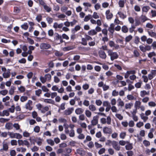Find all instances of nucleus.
<instances>
[{"mask_svg":"<svg viewBox=\"0 0 156 156\" xmlns=\"http://www.w3.org/2000/svg\"><path fill=\"white\" fill-rule=\"evenodd\" d=\"M1 70L3 72L2 74L3 77L4 78H9L10 75V70L9 69H6L3 67L1 66Z\"/></svg>","mask_w":156,"mask_h":156,"instance_id":"1","label":"nucleus"},{"mask_svg":"<svg viewBox=\"0 0 156 156\" xmlns=\"http://www.w3.org/2000/svg\"><path fill=\"white\" fill-rule=\"evenodd\" d=\"M141 102L140 101H135L134 106V108L136 109H140L141 111H144L145 110V107L143 105H141Z\"/></svg>","mask_w":156,"mask_h":156,"instance_id":"2","label":"nucleus"},{"mask_svg":"<svg viewBox=\"0 0 156 156\" xmlns=\"http://www.w3.org/2000/svg\"><path fill=\"white\" fill-rule=\"evenodd\" d=\"M108 55L110 56L112 61H113L115 59H116L119 56L116 52H114L111 50H108Z\"/></svg>","mask_w":156,"mask_h":156,"instance_id":"3","label":"nucleus"},{"mask_svg":"<svg viewBox=\"0 0 156 156\" xmlns=\"http://www.w3.org/2000/svg\"><path fill=\"white\" fill-rule=\"evenodd\" d=\"M8 135L11 138L20 139L22 138V136L19 133H14L13 132H8Z\"/></svg>","mask_w":156,"mask_h":156,"instance_id":"4","label":"nucleus"},{"mask_svg":"<svg viewBox=\"0 0 156 156\" xmlns=\"http://www.w3.org/2000/svg\"><path fill=\"white\" fill-rule=\"evenodd\" d=\"M54 39V41L55 42H57L59 40V42L57 43L58 44H60L63 42L62 36L58 33H55V34Z\"/></svg>","mask_w":156,"mask_h":156,"instance_id":"5","label":"nucleus"},{"mask_svg":"<svg viewBox=\"0 0 156 156\" xmlns=\"http://www.w3.org/2000/svg\"><path fill=\"white\" fill-rule=\"evenodd\" d=\"M100 121L102 124H105L107 123L108 125H110L111 124V118L110 116H108L106 119L104 118H101Z\"/></svg>","mask_w":156,"mask_h":156,"instance_id":"6","label":"nucleus"},{"mask_svg":"<svg viewBox=\"0 0 156 156\" xmlns=\"http://www.w3.org/2000/svg\"><path fill=\"white\" fill-rule=\"evenodd\" d=\"M25 108L30 111L33 108V102L30 100H29L25 105Z\"/></svg>","mask_w":156,"mask_h":156,"instance_id":"7","label":"nucleus"},{"mask_svg":"<svg viewBox=\"0 0 156 156\" xmlns=\"http://www.w3.org/2000/svg\"><path fill=\"white\" fill-rule=\"evenodd\" d=\"M103 131L104 134H111L112 132V127H111L105 126L103 129Z\"/></svg>","mask_w":156,"mask_h":156,"instance_id":"8","label":"nucleus"},{"mask_svg":"<svg viewBox=\"0 0 156 156\" xmlns=\"http://www.w3.org/2000/svg\"><path fill=\"white\" fill-rule=\"evenodd\" d=\"M112 145L113 147L116 151H119L120 150L121 147L119 145L117 142L115 141H113L112 142Z\"/></svg>","mask_w":156,"mask_h":156,"instance_id":"9","label":"nucleus"},{"mask_svg":"<svg viewBox=\"0 0 156 156\" xmlns=\"http://www.w3.org/2000/svg\"><path fill=\"white\" fill-rule=\"evenodd\" d=\"M40 48L42 49H48L51 48V45L47 43H42L40 45Z\"/></svg>","mask_w":156,"mask_h":156,"instance_id":"10","label":"nucleus"},{"mask_svg":"<svg viewBox=\"0 0 156 156\" xmlns=\"http://www.w3.org/2000/svg\"><path fill=\"white\" fill-rule=\"evenodd\" d=\"M108 45L111 48L115 49H118L120 48V46L117 44H115V42L112 41H110L108 42Z\"/></svg>","mask_w":156,"mask_h":156,"instance_id":"11","label":"nucleus"},{"mask_svg":"<svg viewBox=\"0 0 156 156\" xmlns=\"http://www.w3.org/2000/svg\"><path fill=\"white\" fill-rule=\"evenodd\" d=\"M98 117L97 115L93 116L91 121V123L94 126L96 125L98 123Z\"/></svg>","mask_w":156,"mask_h":156,"instance_id":"12","label":"nucleus"},{"mask_svg":"<svg viewBox=\"0 0 156 156\" xmlns=\"http://www.w3.org/2000/svg\"><path fill=\"white\" fill-rule=\"evenodd\" d=\"M156 75V70H152L151 71L150 73L148 74V76L149 80H151Z\"/></svg>","mask_w":156,"mask_h":156,"instance_id":"13","label":"nucleus"},{"mask_svg":"<svg viewBox=\"0 0 156 156\" xmlns=\"http://www.w3.org/2000/svg\"><path fill=\"white\" fill-rule=\"evenodd\" d=\"M105 15L106 18L108 20L111 19L113 17V14L110 12V10L108 9L106 11Z\"/></svg>","mask_w":156,"mask_h":156,"instance_id":"14","label":"nucleus"},{"mask_svg":"<svg viewBox=\"0 0 156 156\" xmlns=\"http://www.w3.org/2000/svg\"><path fill=\"white\" fill-rule=\"evenodd\" d=\"M2 144L3 145V148L2 149H1L0 151H2V150H3L5 151H7L9 148L8 143L5 141H3L2 142Z\"/></svg>","mask_w":156,"mask_h":156,"instance_id":"15","label":"nucleus"},{"mask_svg":"<svg viewBox=\"0 0 156 156\" xmlns=\"http://www.w3.org/2000/svg\"><path fill=\"white\" fill-rule=\"evenodd\" d=\"M10 99V98L9 96H6L5 97L2 98V101L5 103V105L6 106L9 105V102H7Z\"/></svg>","mask_w":156,"mask_h":156,"instance_id":"16","label":"nucleus"},{"mask_svg":"<svg viewBox=\"0 0 156 156\" xmlns=\"http://www.w3.org/2000/svg\"><path fill=\"white\" fill-rule=\"evenodd\" d=\"M63 26V24L62 23L58 24L57 22L55 23L53 25V27L55 29H61Z\"/></svg>","mask_w":156,"mask_h":156,"instance_id":"17","label":"nucleus"},{"mask_svg":"<svg viewBox=\"0 0 156 156\" xmlns=\"http://www.w3.org/2000/svg\"><path fill=\"white\" fill-rule=\"evenodd\" d=\"M73 110L74 109L73 108H68L64 111V114L66 115H70L72 113Z\"/></svg>","mask_w":156,"mask_h":156,"instance_id":"18","label":"nucleus"},{"mask_svg":"<svg viewBox=\"0 0 156 156\" xmlns=\"http://www.w3.org/2000/svg\"><path fill=\"white\" fill-rule=\"evenodd\" d=\"M35 141L38 146H41L43 142V139L40 137H36Z\"/></svg>","mask_w":156,"mask_h":156,"instance_id":"19","label":"nucleus"},{"mask_svg":"<svg viewBox=\"0 0 156 156\" xmlns=\"http://www.w3.org/2000/svg\"><path fill=\"white\" fill-rule=\"evenodd\" d=\"M99 54L100 57L102 59H105L106 57V55L104 51L100 50L99 52Z\"/></svg>","mask_w":156,"mask_h":156,"instance_id":"20","label":"nucleus"},{"mask_svg":"<svg viewBox=\"0 0 156 156\" xmlns=\"http://www.w3.org/2000/svg\"><path fill=\"white\" fill-rule=\"evenodd\" d=\"M84 110L81 108H77L75 110V112L77 115H81L83 112Z\"/></svg>","mask_w":156,"mask_h":156,"instance_id":"21","label":"nucleus"},{"mask_svg":"<svg viewBox=\"0 0 156 156\" xmlns=\"http://www.w3.org/2000/svg\"><path fill=\"white\" fill-rule=\"evenodd\" d=\"M5 129L8 130L12 129L13 128V124L11 122H7L5 124Z\"/></svg>","mask_w":156,"mask_h":156,"instance_id":"22","label":"nucleus"},{"mask_svg":"<svg viewBox=\"0 0 156 156\" xmlns=\"http://www.w3.org/2000/svg\"><path fill=\"white\" fill-rule=\"evenodd\" d=\"M118 103L117 105L118 107H120L121 108H122L124 105V103L120 98H119L117 100Z\"/></svg>","mask_w":156,"mask_h":156,"instance_id":"23","label":"nucleus"},{"mask_svg":"<svg viewBox=\"0 0 156 156\" xmlns=\"http://www.w3.org/2000/svg\"><path fill=\"white\" fill-rule=\"evenodd\" d=\"M9 115V111L7 110H3L2 112H0V116H8Z\"/></svg>","mask_w":156,"mask_h":156,"instance_id":"24","label":"nucleus"},{"mask_svg":"<svg viewBox=\"0 0 156 156\" xmlns=\"http://www.w3.org/2000/svg\"><path fill=\"white\" fill-rule=\"evenodd\" d=\"M115 25L113 23H111L108 28V31L112 34H113L114 31Z\"/></svg>","mask_w":156,"mask_h":156,"instance_id":"25","label":"nucleus"},{"mask_svg":"<svg viewBox=\"0 0 156 156\" xmlns=\"http://www.w3.org/2000/svg\"><path fill=\"white\" fill-rule=\"evenodd\" d=\"M133 104L132 103H127L125 105V108L126 109H130L133 106Z\"/></svg>","mask_w":156,"mask_h":156,"instance_id":"26","label":"nucleus"},{"mask_svg":"<svg viewBox=\"0 0 156 156\" xmlns=\"http://www.w3.org/2000/svg\"><path fill=\"white\" fill-rule=\"evenodd\" d=\"M135 73V71H127L125 74L124 77L125 78H127L129 77V75L134 74Z\"/></svg>","mask_w":156,"mask_h":156,"instance_id":"27","label":"nucleus"},{"mask_svg":"<svg viewBox=\"0 0 156 156\" xmlns=\"http://www.w3.org/2000/svg\"><path fill=\"white\" fill-rule=\"evenodd\" d=\"M89 35L93 36L96 35L97 34V32L94 29H91L88 32Z\"/></svg>","mask_w":156,"mask_h":156,"instance_id":"28","label":"nucleus"},{"mask_svg":"<svg viewBox=\"0 0 156 156\" xmlns=\"http://www.w3.org/2000/svg\"><path fill=\"white\" fill-rule=\"evenodd\" d=\"M140 116L142 119L143 120L144 122H146L148 119V117L147 116H145L144 113H141L140 115Z\"/></svg>","mask_w":156,"mask_h":156,"instance_id":"29","label":"nucleus"},{"mask_svg":"<svg viewBox=\"0 0 156 156\" xmlns=\"http://www.w3.org/2000/svg\"><path fill=\"white\" fill-rule=\"evenodd\" d=\"M150 9V7L149 6H143L142 9V13H143L144 12L147 13Z\"/></svg>","mask_w":156,"mask_h":156,"instance_id":"30","label":"nucleus"},{"mask_svg":"<svg viewBox=\"0 0 156 156\" xmlns=\"http://www.w3.org/2000/svg\"><path fill=\"white\" fill-rule=\"evenodd\" d=\"M140 96L141 97H144L146 95H148L149 94V91H146L145 90L141 91L140 92Z\"/></svg>","mask_w":156,"mask_h":156,"instance_id":"31","label":"nucleus"},{"mask_svg":"<svg viewBox=\"0 0 156 156\" xmlns=\"http://www.w3.org/2000/svg\"><path fill=\"white\" fill-rule=\"evenodd\" d=\"M85 113L86 116L88 118H90L91 117L92 113L89 110H86L85 112Z\"/></svg>","mask_w":156,"mask_h":156,"instance_id":"32","label":"nucleus"},{"mask_svg":"<svg viewBox=\"0 0 156 156\" xmlns=\"http://www.w3.org/2000/svg\"><path fill=\"white\" fill-rule=\"evenodd\" d=\"M126 2V0H120L118 2L119 6L121 8L123 7Z\"/></svg>","mask_w":156,"mask_h":156,"instance_id":"33","label":"nucleus"},{"mask_svg":"<svg viewBox=\"0 0 156 156\" xmlns=\"http://www.w3.org/2000/svg\"><path fill=\"white\" fill-rule=\"evenodd\" d=\"M66 103L65 102L61 103L59 107L58 112H59L61 110H64L65 109Z\"/></svg>","mask_w":156,"mask_h":156,"instance_id":"34","label":"nucleus"},{"mask_svg":"<svg viewBox=\"0 0 156 156\" xmlns=\"http://www.w3.org/2000/svg\"><path fill=\"white\" fill-rule=\"evenodd\" d=\"M126 144H127L125 146V148L126 150H131L133 149V147L132 144L130 143L129 142L128 143Z\"/></svg>","mask_w":156,"mask_h":156,"instance_id":"35","label":"nucleus"},{"mask_svg":"<svg viewBox=\"0 0 156 156\" xmlns=\"http://www.w3.org/2000/svg\"><path fill=\"white\" fill-rule=\"evenodd\" d=\"M89 109L90 111L92 112H94L96 110V108L94 105L91 104L89 106Z\"/></svg>","mask_w":156,"mask_h":156,"instance_id":"36","label":"nucleus"},{"mask_svg":"<svg viewBox=\"0 0 156 156\" xmlns=\"http://www.w3.org/2000/svg\"><path fill=\"white\" fill-rule=\"evenodd\" d=\"M44 102L47 103L52 104H54L55 103L54 101L51 99H45L44 100Z\"/></svg>","mask_w":156,"mask_h":156,"instance_id":"37","label":"nucleus"},{"mask_svg":"<svg viewBox=\"0 0 156 156\" xmlns=\"http://www.w3.org/2000/svg\"><path fill=\"white\" fill-rule=\"evenodd\" d=\"M111 110L113 113H117L119 111V110H118L117 108L115 106H112L111 107Z\"/></svg>","mask_w":156,"mask_h":156,"instance_id":"38","label":"nucleus"},{"mask_svg":"<svg viewBox=\"0 0 156 156\" xmlns=\"http://www.w3.org/2000/svg\"><path fill=\"white\" fill-rule=\"evenodd\" d=\"M81 27L79 25L76 26L74 29L72 30V32L73 33H75L77 31L80 30Z\"/></svg>","mask_w":156,"mask_h":156,"instance_id":"39","label":"nucleus"},{"mask_svg":"<svg viewBox=\"0 0 156 156\" xmlns=\"http://www.w3.org/2000/svg\"><path fill=\"white\" fill-rule=\"evenodd\" d=\"M115 115V116L120 120H122L123 119V116L120 114L116 113Z\"/></svg>","mask_w":156,"mask_h":156,"instance_id":"40","label":"nucleus"},{"mask_svg":"<svg viewBox=\"0 0 156 156\" xmlns=\"http://www.w3.org/2000/svg\"><path fill=\"white\" fill-rule=\"evenodd\" d=\"M126 136V133L124 132H121L119 134V137L121 139H124Z\"/></svg>","mask_w":156,"mask_h":156,"instance_id":"41","label":"nucleus"},{"mask_svg":"<svg viewBox=\"0 0 156 156\" xmlns=\"http://www.w3.org/2000/svg\"><path fill=\"white\" fill-rule=\"evenodd\" d=\"M58 121L60 122L64 123V124L66 123L67 122L66 119L62 117L60 118Z\"/></svg>","mask_w":156,"mask_h":156,"instance_id":"42","label":"nucleus"},{"mask_svg":"<svg viewBox=\"0 0 156 156\" xmlns=\"http://www.w3.org/2000/svg\"><path fill=\"white\" fill-rule=\"evenodd\" d=\"M40 127L38 126H35L33 129L34 131L36 133H38L40 131Z\"/></svg>","mask_w":156,"mask_h":156,"instance_id":"43","label":"nucleus"},{"mask_svg":"<svg viewBox=\"0 0 156 156\" xmlns=\"http://www.w3.org/2000/svg\"><path fill=\"white\" fill-rule=\"evenodd\" d=\"M133 37L131 35H129L125 38V41L126 42L130 41L132 39Z\"/></svg>","mask_w":156,"mask_h":156,"instance_id":"44","label":"nucleus"},{"mask_svg":"<svg viewBox=\"0 0 156 156\" xmlns=\"http://www.w3.org/2000/svg\"><path fill=\"white\" fill-rule=\"evenodd\" d=\"M128 29L126 26H123L122 27V31L124 33H126L128 32Z\"/></svg>","mask_w":156,"mask_h":156,"instance_id":"45","label":"nucleus"},{"mask_svg":"<svg viewBox=\"0 0 156 156\" xmlns=\"http://www.w3.org/2000/svg\"><path fill=\"white\" fill-rule=\"evenodd\" d=\"M37 108L38 109V110L41 111L42 110L43 108V106L40 103H38L36 105Z\"/></svg>","mask_w":156,"mask_h":156,"instance_id":"46","label":"nucleus"},{"mask_svg":"<svg viewBox=\"0 0 156 156\" xmlns=\"http://www.w3.org/2000/svg\"><path fill=\"white\" fill-rule=\"evenodd\" d=\"M44 76L46 81H50L51 79V76L50 74H47L45 75Z\"/></svg>","mask_w":156,"mask_h":156,"instance_id":"47","label":"nucleus"},{"mask_svg":"<svg viewBox=\"0 0 156 156\" xmlns=\"http://www.w3.org/2000/svg\"><path fill=\"white\" fill-rule=\"evenodd\" d=\"M129 141H125L123 140H120L119 141V144L121 146H124L127 143H128Z\"/></svg>","mask_w":156,"mask_h":156,"instance_id":"48","label":"nucleus"},{"mask_svg":"<svg viewBox=\"0 0 156 156\" xmlns=\"http://www.w3.org/2000/svg\"><path fill=\"white\" fill-rule=\"evenodd\" d=\"M44 9L47 12H49L51 11V8L45 4L44 6Z\"/></svg>","mask_w":156,"mask_h":156,"instance_id":"49","label":"nucleus"},{"mask_svg":"<svg viewBox=\"0 0 156 156\" xmlns=\"http://www.w3.org/2000/svg\"><path fill=\"white\" fill-rule=\"evenodd\" d=\"M108 151L109 154L111 155H112L114 154V151L112 148H108Z\"/></svg>","mask_w":156,"mask_h":156,"instance_id":"50","label":"nucleus"},{"mask_svg":"<svg viewBox=\"0 0 156 156\" xmlns=\"http://www.w3.org/2000/svg\"><path fill=\"white\" fill-rule=\"evenodd\" d=\"M127 99L129 100H135L136 98L131 94H128L127 96Z\"/></svg>","mask_w":156,"mask_h":156,"instance_id":"51","label":"nucleus"},{"mask_svg":"<svg viewBox=\"0 0 156 156\" xmlns=\"http://www.w3.org/2000/svg\"><path fill=\"white\" fill-rule=\"evenodd\" d=\"M74 47L72 46H69L67 47L64 48H63V50L64 51H67L73 49Z\"/></svg>","mask_w":156,"mask_h":156,"instance_id":"52","label":"nucleus"},{"mask_svg":"<svg viewBox=\"0 0 156 156\" xmlns=\"http://www.w3.org/2000/svg\"><path fill=\"white\" fill-rule=\"evenodd\" d=\"M105 149L104 148H102L100 149L98 152V153L100 155H101L105 153Z\"/></svg>","mask_w":156,"mask_h":156,"instance_id":"53","label":"nucleus"},{"mask_svg":"<svg viewBox=\"0 0 156 156\" xmlns=\"http://www.w3.org/2000/svg\"><path fill=\"white\" fill-rule=\"evenodd\" d=\"M134 9L137 12H139L140 11L141 9L139 5H136L134 6Z\"/></svg>","mask_w":156,"mask_h":156,"instance_id":"54","label":"nucleus"},{"mask_svg":"<svg viewBox=\"0 0 156 156\" xmlns=\"http://www.w3.org/2000/svg\"><path fill=\"white\" fill-rule=\"evenodd\" d=\"M86 118V117L83 114L80 115L79 117V119L81 121H84L85 120Z\"/></svg>","mask_w":156,"mask_h":156,"instance_id":"55","label":"nucleus"},{"mask_svg":"<svg viewBox=\"0 0 156 156\" xmlns=\"http://www.w3.org/2000/svg\"><path fill=\"white\" fill-rule=\"evenodd\" d=\"M51 51L48 50H46L43 51V54L46 56H48L51 54Z\"/></svg>","mask_w":156,"mask_h":156,"instance_id":"56","label":"nucleus"},{"mask_svg":"<svg viewBox=\"0 0 156 156\" xmlns=\"http://www.w3.org/2000/svg\"><path fill=\"white\" fill-rule=\"evenodd\" d=\"M81 44L83 45H87V41L84 38H82L81 39Z\"/></svg>","mask_w":156,"mask_h":156,"instance_id":"57","label":"nucleus"},{"mask_svg":"<svg viewBox=\"0 0 156 156\" xmlns=\"http://www.w3.org/2000/svg\"><path fill=\"white\" fill-rule=\"evenodd\" d=\"M30 133L26 131H24L23 133V136L24 137H27L30 136Z\"/></svg>","mask_w":156,"mask_h":156,"instance_id":"58","label":"nucleus"},{"mask_svg":"<svg viewBox=\"0 0 156 156\" xmlns=\"http://www.w3.org/2000/svg\"><path fill=\"white\" fill-rule=\"evenodd\" d=\"M144 124L143 122L140 121L138 122L136 124V126L139 128H140L143 126Z\"/></svg>","mask_w":156,"mask_h":156,"instance_id":"59","label":"nucleus"},{"mask_svg":"<svg viewBox=\"0 0 156 156\" xmlns=\"http://www.w3.org/2000/svg\"><path fill=\"white\" fill-rule=\"evenodd\" d=\"M47 141L48 144H50L51 146H53L54 144V141L51 139H48L47 140Z\"/></svg>","mask_w":156,"mask_h":156,"instance_id":"60","label":"nucleus"},{"mask_svg":"<svg viewBox=\"0 0 156 156\" xmlns=\"http://www.w3.org/2000/svg\"><path fill=\"white\" fill-rule=\"evenodd\" d=\"M21 27L22 29L26 30L28 29V26L27 23H24L21 25Z\"/></svg>","mask_w":156,"mask_h":156,"instance_id":"61","label":"nucleus"},{"mask_svg":"<svg viewBox=\"0 0 156 156\" xmlns=\"http://www.w3.org/2000/svg\"><path fill=\"white\" fill-rule=\"evenodd\" d=\"M92 17L95 19H97L99 18V16L97 12H94L92 16Z\"/></svg>","mask_w":156,"mask_h":156,"instance_id":"62","label":"nucleus"},{"mask_svg":"<svg viewBox=\"0 0 156 156\" xmlns=\"http://www.w3.org/2000/svg\"><path fill=\"white\" fill-rule=\"evenodd\" d=\"M89 87V85L87 83H86L83 85L82 88L83 90H87Z\"/></svg>","mask_w":156,"mask_h":156,"instance_id":"63","label":"nucleus"},{"mask_svg":"<svg viewBox=\"0 0 156 156\" xmlns=\"http://www.w3.org/2000/svg\"><path fill=\"white\" fill-rule=\"evenodd\" d=\"M10 156H15L16 154V152L14 150H12L10 151Z\"/></svg>","mask_w":156,"mask_h":156,"instance_id":"64","label":"nucleus"}]
</instances>
